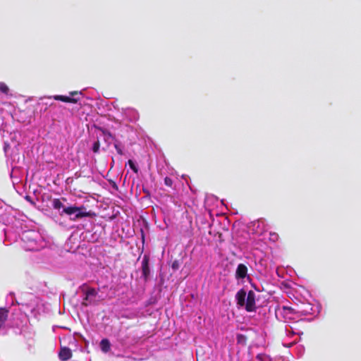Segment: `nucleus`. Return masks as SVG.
<instances>
[{"mask_svg": "<svg viewBox=\"0 0 361 361\" xmlns=\"http://www.w3.org/2000/svg\"><path fill=\"white\" fill-rule=\"evenodd\" d=\"M63 214H66L70 216L75 214V217L72 219L74 221L82 219L83 217H90L94 214L90 211L86 212V209L84 206L79 207L75 206L65 207L63 208L62 212L60 213V215H63Z\"/></svg>", "mask_w": 361, "mask_h": 361, "instance_id": "obj_2", "label": "nucleus"}, {"mask_svg": "<svg viewBox=\"0 0 361 361\" xmlns=\"http://www.w3.org/2000/svg\"><path fill=\"white\" fill-rule=\"evenodd\" d=\"M149 259L147 255H144L142 263H141V269H142V276L143 277L145 281H147L149 276L150 274V269L149 266Z\"/></svg>", "mask_w": 361, "mask_h": 361, "instance_id": "obj_5", "label": "nucleus"}, {"mask_svg": "<svg viewBox=\"0 0 361 361\" xmlns=\"http://www.w3.org/2000/svg\"><path fill=\"white\" fill-rule=\"evenodd\" d=\"M8 316V310L6 308L0 307V329L4 325Z\"/></svg>", "mask_w": 361, "mask_h": 361, "instance_id": "obj_9", "label": "nucleus"}, {"mask_svg": "<svg viewBox=\"0 0 361 361\" xmlns=\"http://www.w3.org/2000/svg\"><path fill=\"white\" fill-rule=\"evenodd\" d=\"M164 183L166 186L172 187L173 181V180L169 177H166L164 178Z\"/></svg>", "mask_w": 361, "mask_h": 361, "instance_id": "obj_17", "label": "nucleus"}, {"mask_svg": "<svg viewBox=\"0 0 361 361\" xmlns=\"http://www.w3.org/2000/svg\"><path fill=\"white\" fill-rule=\"evenodd\" d=\"M97 294V291L94 288H87L85 291V295L82 300V305L87 307L90 305L94 304Z\"/></svg>", "mask_w": 361, "mask_h": 361, "instance_id": "obj_3", "label": "nucleus"}, {"mask_svg": "<svg viewBox=\"0 0 361 361\" xmlns=\"http://www.w3.org/2000/svg\"><path fill=\"white\" fill-rule=\"evenodd\" d=\"M102 352L106 353L111 350V343L107 338H103L99 343Z\"/></svg>", "mask_w": 361, "mask_h": 361, "instance_id": "obj_10", "label": "nucleus"}, {"mask_svg": "<svg viewBox=\"0 0 361 361\" xmlns=\"http://www.w3.org/2000/svg\"><path fill=\"white\" fill-rule=\"evenodd\" d=\"M235 299L237 300V305L239 307L245 306L247 312H250L256 311V295L253 290H250L247 293L245 289L241 288L237 292Z\"/></svg>", "mask_w": 361, "mask_h": 361, "instance_id": "obj_1", "label": "nucleus"}, {"mask_svg": "<svg viewBox=\"0 0 361 361\" xmlns=\"http://www.w3.org/2000/svg\"><path fill=\"white\" fill-rule=\"evenodd\" d=\"M112 140L114 141V142H116V140H118V139H116V137H115V138H114V139H112Z\"/></svg>", "mask_w": 361, "mask_h": 361, "instance_id": "obj_20", "label": "nucleus"}, {"mask_svg": "<svg viewBox=\"0 0 361 361\" xmlns=\"http://www.w3.org/2000/svg\"><path fill=\"white\" fill-rule=\"evenodd\" d=\"M72 356V352L70 348L63 347L61 349L59 357L61 361H67Z\"/></svg>", "mask_w": 361, "mask_h": 361, "instance_id": "obj_7", "label": "nucleus"}, {"mask_svg": "<svg viewBox=\"0 0 361 361\" xmlns=\"http://www.w3.org/2000/svg\"><path fill=\"white\" fill-rule=\"evenodd\" d=\"M114 147L117 152V153L119 154V155H123V151L122 149V147H121V143L119 140H116V142H114Z\"/></svg>", "mask_w": 361, "mask_h": 361, "instance_id": "obj_12", "label": "nucleus"}, {"mask_svg": "<svg viewBox=\"0 0 361 361\" xmlns=\"http://www.w3.org/2000/svg\"><path fill=\"white\" fill-rule=\"evenodd\" d=\"M0 92L6 94L9 92L8 87L4 82H0Z\"/></svg>", "mask_w": 361, "mask_h": 361, "instance_id": "obj_14", "label": "nucleus"}, {"mask_svg": "<svg viewBox=\"0 0 361 361\" xmlns=\"http://www.w3.org/2000/svg\"><path fill=\"white\" fill-rule=\"evenodd\" d=\"M236 340L238 343L246 344L247 337L243 334H238L236 336Z\"/></svg>", "mask_w": 361, "mask_h": 361, "instance_id": "obj_13", "label": "nucleus"}, {"mask_svg": "<svg viewBox=\"0 0 361 361\" xmlns=\"http://www.w3.org/2000/svg\"><path fill=\"white\" fill-rule=\"evenodd\" d=\"M180 264L178 260H175L171 265V267L173 270H177L179 269Z\"/></svg>", "mask_w": 361, "mask_h": 361, "instance_id": "obj_18", "label": "nucleus"}, {"mask_svg": "<svg viewBox=\"0 0 361 361\" xmlns=\"http://www.w3.org/2000/svg\"><path fill=\"white\" fill-rule=\"evenodd\" d=\"M52 206L55 209H60L61 208H64L63 203L58 198H55L53 200Z\"/></svg>", "mask_w": 361, "mask_h": 361, "instance_id": "obj_11", "label": "nucleus"}, {"mask_svg": "<svg viewBox=\"0 0 361 361\" xmlns=\"http://www.w3.org/2000/svg\"><path fill=\"white\" fill-rule=\"evenodd\" d=\"M81 94V92L78 91H73L70 92V95L71 97L63 96V95H55L54 96V99L55 100L61 101L66 103H73L76 104L79 99L73 97L75 95Z\"/></svg>", "mask_w": 361, "mask_h": 361, "instance_id": "obj_4", "label": "nucleus"}, {"mask_svg": "<svg viewBox=\"0 0 361 361\" xmlns=\"http://www.w3.org/2000/svg\"><path fill=\"white\" fill-rule=\"evenodd\" d=\"M128 164L130 166V168L135 172V173H137L138 172V168L136 166V165L135 164L134 161L131 159H129L128 161Z\"/></svg>", "mask_w": 361, "mask_h": 361, "instance_id": "obj_16", "label": "nucleus"}, {"mask_svg": "<svg viewBox=\"0 0 361 361\" xmlns=\"http://www.w3.org/2000/svg\"><path fill=\"white\" fill-rule=\"evenodd\" d=\"M247 274V267L244 264H239L235 271V278L237 279H243Z\"/></svg>", "mask_w": 361, "mask_h": 361, "instance_id": "obj_6", "label": "nucleus"}, {"mask_svg": "<svg viewBox=\"0 0 361 361\" xmlns=\"http://www.w3.org/2000/svg\"><path fill=\"white\" fill-rule=\"evenodd\" d=\"M100 148V142L99 140H97L96 142H94L92 146V151L94 153H98Z\"/></svg>", "mask_w": 361, "mask_h": 361, "instance_id": "obj_15", "label": "nucleus"}, {"mask_svg": "<svg viewBox=\"0 0 361 361\" xmlns=\"http://www.w3.org/2000/svg\"><path fill=\"white\" fill-rule=\"evenodd\" d=\"M94 128L102 133V135L104 136V141L105 142H107L108 139H109V138H111V139H114L115 138V135H114L107 129H106L104 128H102V127H100V126H94Z\"/></svg>", "mask_w": 361, "mask_h": 361, "instance_id": "obj_8", "label": "nucleus"}, {"mask_svg": "<svg viewBox=\"0 0 361 361\" xmlns=\"http://www.w3.org/2000/svg\"><path fill=\"white\" fill-rule=\"evenodd\" d=\"M114 186L117 188L116 184L115 183H114Z\"/></svg>", "mask_w": 361, "mask_h": 361, "instance_id": "obj_21", "label": "nucleus"}, {"mask_svg": "<svg viewBox=\"0 0 361 361\" xmlns=\"http://www.w3.org/2000/svg\"><path fill=\"white\" fill-rule=\"evenodd\" d=\"M25 199L27 202H30L32 204H35V202L32 201V197H31L30 196H29V195H26V196L25 197Z\"/></svg>", "mask_w": 361, "mask_h": 361, "instance_id": "obj_19", "label": "nucleus"}]
</instances>
